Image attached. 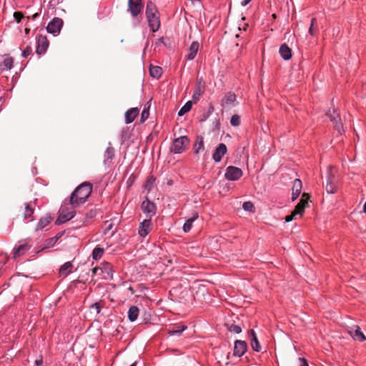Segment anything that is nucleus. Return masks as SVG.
I'll use <instances>...</instances> for the list:
<instances>
[{
	"instance_id": "obj_1",
	"label": "nucleus",
	"mask_w": 366,
	"mask_h": 366,
	"mask_svg": "<svg viewBox=\"0 0 366 366\" xmlns=\"http://www.w3.org/2000/svg\"><path fill=\"white\" fill-rule=\"evenodd\" d=\"M92 194V184L84 182L80 184L71 194L69 204L72 208L84 203Z\"/></svg>"
},
{
	"instance_id": "obj_2",
	"label": "nucleus",
	"mask_w": 366,
	"mask_h": 366,
	"mask_svg": "<svg viewBox=\"0 0 366 366\" xmlns=\"http://www.w3.org/2000/svg\"><path fill=\"white\" fill-rule=\"evenodd\" d=\"M146 16L152 31L153 32L157 31L160 27L159 12L156 5L151 1L147 4Z\"/></svg>"
},
{
	"instance_id": "obj_3",
	"label": "nucleus",
	"mask_w": 366,
	"mask_h": 366,
	"mask_svg": "<svg viewBox=\"0 0 366 366\" xmlns=\"http://www.w3.org/2000/svg\"><path fill=\"white\" fill-rule=\"evenodd\" d=\"M189 144V140L186 136L176 138L170 147V151L174 154H181L186 149Z\"/></svg>"
},
{
	"instance_id": "obj_4",
	"label": "nucleus",
	"mask_w": 366,
	"mask_h": 366,
	"mask_svg": "<svg viewBox=\"0 0 366 366\" xmlns=\"http://www.w3.org/2000/svg\"><path fill=\"white\" fill-rule=\"evenodd\" d=\"M128 12L134 19L142 18L143 11L142 0H128Z\"/></svg>"
},
{
	"instance_id": "obj_5",
	"label": "nucleus",
	"mask_w": 366,
	"mask_h": 366,
	"mask_svg": "<svg viewBox=\"0 0 366 366\" xmlns=\"http://www.w3.org/2000/svg\"><path fill=\"white\" fill-rule=\"evenodd\" d=\"M73 209L74 208L71 207V209L69 210L66 206L61 207L59 209V215L56 220V224H61L70 220L74 217V211Z\"/></svg>"
},
{
	"instance_id": "obj_6",
	"label": "nucleus",
	"mask_w": 366,
	"mask_h": 366,
	"mask_svg": "<svg viewBox=\"0 0 366 366\" xmlns=\"http://www.w3.org/2000/svg\"><path fill=\"white\" fill-rule=\"evenodd\" d=\"M63 26V20L60 18H54L46 26V30L49 33L56 36L60 33Z\"/></svg>"
},
{
	"instance_id": "obj_7",
	"label": "nucleus",
	"mask_w": 366,
	"mask_h": 366,
	"mask_svg": "<svg viewBox=\"0 0 366 366\" xmlns=\"http://www.w3.org/2000/svg\"><path fill=\"white\" fill-rule=\"evenodd\" d=\"M242 176V171L240 168L229 166L226 169L224 177L228 180L236 181Z\"/></svg>"
},
{
	"instance_id": "obj_8",
	"label": "nucleus",
	"mask_w": 366,
	"mask_h": 366,
	"mask_svg": "<svg viewBox=\"0 0 366 366\" xmlns=\"http://www.w3.org/2000/svg\"><path fill=\"white\" fill-rule=\"evenodd\" d=\"M325 189L329 194H334L337 192V179L333 174V169H330V174L327 177V184L325 186Z\"/></svg>"
},
{
	"instance_id": "obj_9",
	"label": "nucleus",
	"mask_w": 366,
	"mask_h": 366,
	"mask_svg": "<svg viewBox=\"0 0 366 366\" xmlns=\"http://www.w3.org/2000/svg\"><path fill=\"white\" fill-rule=\"evenodd\" d=\"M141 207L143 212L147 217H149V219L156 214L155 204L148 199L142 202Z\"/></svg>"
},
{
	"instance_id": "obj_10",
	"label": "nucleus",
	"mask_w": 366,
	"mask_h": 366,
	"mask_svg": "<svg viewBox=\"0 0 366 366\" xmlns=\"http://www.w3.org/2000/svg\"><path fill=\"white\" fill-rule=\"evenodd\" d=\"M347 332L355 340L360 342H364L366 340V337L360 330V327L357 325L350 327Z\"/></svg>"
},
{
	"instance_id": "obj_11",
	"label": "nucleus",
	"mask_w": 366,
	"mask_h": 366,
	"mask_svg": "<svg viewBox=\"0 0 366 366\" xmlns=\"http://www.w3.org/2000/svg\"><path fill=\"white\" fill-rule=\"evenodd\" d=\"M152 224L151 219H147L142 221L139 227V234L144 237H146L152 230Z\"/></svg>"
},
{
	"instance_id": "obj_12",
	"label": "nucleus",
	"mask_w": 366,
	"mask_h": 366,
	"mask_svg": "<svg viewBox=\"0 0 366 366\" xmlns=\"http://www.w3.org/2000/svg\"><path fill=\"white\" fill-rule=\"evenodd\" d=\"M36 44V53L38 54L44 53L49 44L46 36L42 35L39 36Z\"/></svg>"
},
{
	"instance_id": "obj_13",
	"label": "nucleus",
	"mask_w": 366,
	"mask_h": 366,
	"mask_svg": "<svg viewBox=\"0 0 366 366\" xmlns=\"http://www.w3.org/2000/svg\"><path fill=\"white\" fill-rule=\"evenodd\" d=\"M247 350V345L245 341L236 340L234 347V355L241 357L242 356Z\"/></svg>"
},
{
	"instance_id": "obj_14",
	"label": "nucleus",
	"mask_w": 366,
	"mask_h": 366,
	"mask_svg": "<svg viewBox=\"0 0 366 366\" xmlns=\"http://www.w3.org/2000/svg\"><path fill=\"white\" fill-rule=\"evenodd\" d=\"M237 100V96L233 92L227 93L221 101V105L224 108L230 107L234 105Z\"/></svg>"
},
{
	"instance_id": "obj_15",
	"label": "nucleus",
	"mask_w": 366,
	"mask_h": 366,
	"mask_svg": "<svg viewBox=\"0 0 366 366\" xmlns=\"http://www.w3.org/2000/svg\"><path fill=\"white\" fill-rule=\"evenodd\" d=\"M111 266L107 263L104 267H93V276H101V278L106 279L109 274Z\"/></svg>"
},
{
	"instance_id": "obj_16",
	"label": "nucleus",
	"mask_w": 366,
	"mask_h": 366,
	"mask_svg": "<svg viewBox=\"0 0 366 366\" xmlns=\"http://www.w3.org/2000/svg\"><path fill=\"white\" fill-rule=\"evenodd\" d=\"M227 149L224 144L221 143L215 149L212 158L216 162L221 161L222 157L227 153Z\"/></svg>"
},
{
	"instance_id": "obj_17",
	"label": "nucleus",
	"mask_w": 366,
	"mask_h": 366,
	"mask_svg": "<svg viewBox=\"0 0 366 366\" xmlns=\"http://www.w3.org/2000/svg\"><path fill=\"white\" fill-rule=\"evenodd\" d=\"M302 188V183L300 179H295L293 182V186L292 189V201H295L297 199L299 195L301 193V190Z\"/></svg>"
},
{
	"instance_id": "obj_18",
	"label": "nucleus",
	"mask_w": 366,
	"mask_h": 366,
	"mask_svg": "<svg viewBox=\"0 0 366 366\" xmlns=\"http://www.w3.org/2000/svg\"><path fill=\"white\" fill-rule=\"evenodd\" d=\"M249 335L251 337L250 345H251L252 348L256 352H259L262 349V347L257 340L256 333L254 331V330H250L249 331Z\"/></svg>"
},
{
	"instance_id": "obj_19",
	"label": "nucleus",
	"mask_w": 366,
	"mask_h": 366,
	"mask_svg": "<svg viewBox=\"0 0 366 366\" xmlns=\"http://www.w3.org/2000/svg\"><path fill=\"white\" fill-rule=\"evenodd\" d=\"M139 109L137 107L129 109L125 112V122L127 124L132 123L138 116Z\"/></svg>"
},
{
	"instance_id": "obj_20",
	"label": "nucleus",
	"mask_w": 366,
	"mask_h": 366,
	"mask_svg": "<svg viewBox=\"0 0 366 366\" xmlns=\"http://www.w3.org/2000/svg\"><path fill=\"white\" fill-rule=\"evenodd\" d=\"M29 249L30 246L27 244L19 245L18 247L14 248L13 252V257L16 259L21 255H24Z\"/></svg>"
},
{
	"instance_id": "obj_21",
	"label": "nucleus",
	"mask_w": 366,
	"mask_h": 366,
	"mask_svg": "<svg viewBox=\"0 0 366 366\" xmlns=\"http://www.w3.org/2000/svg\"><path fill=\"white\" fill-rule=\"evenodd\" d=\"M73 264L71 262L64 263L59 269V276L61 277H66L71 272Z\"/></svg>"
},
{
	"instance_id": "obj_22",
	"label": "nucleus",
	"mask_w": 366,
	"mask_h": 366,
	"mask_svg": "<svg viewBox=\"0 0 366 366\" xmlns=\"http://www.w3.org/2000/svg\"><path fill=\"white\" fill-rule=\"evenodd\" d=\"M280 54L285 60H288L292 57V50L286 44L280 46Z\"/></svg>"
},
{
	"instance_id": "obj_23",
	"label": "nucleus",
	"mask_w": 366,
	"mask_h": 366,
	"mask_svg": "<svg viewBox=\"0 0 366 366\" xmlns=\"http://www.w3.org/2000/svg\"><path fill=\"white\" fill-rule=\"evenodd\" d=\"M199 44L197 41H193L192 43V44L189 46V54L187 56V59L189 60H192L194 59V57L196 56L197 51L199 50Z\"/></svg>"
},
{
	"instance_id": "obj_24",
	"label": "nucleus",
	"mask_w": 366,
	"mask_h": 366,
	"mask_svg": "<svg viewBox=\"0 0 366 366\" xmlns=\"http://www.w3.org/2000/svg\"><path fill=\"white\" fill-rule=\"evenodd\" d=\"M187 329V326L182 325H177L172 327V329H169L168 333L170 335H177L179 336L183 331Z\"/></svg>"
},
{
	"instance_id": "obj_25",
	"label": "nucleus",
	"mask_w": 366,
	"mask_h": 366,
	"mask_svg": "<svg viewBox=\"0 0 366 366\" xmlns=\"http://www.w3.org/2000/svg\"><path fill=\"white\" fill-rule=\"evenodd\" d=\"M139 308L137 306H132L128 311V318L131 322H134L139 315Z\"/></svg>"
},
{
	"instance_id": "obj_26",
	"label": "nucleus",
	"mask_w": 366,
	"mask_h": 366,
	"mask_svg": "<svg viewBox=\"0 0 366 366\" xmlns=\"http://www.w3.org/2000/svg\"><path fill=\"white\" fill-rule=\"evenodd\" d=\"M331 122H333L335 129L341 133L342 130V124L340 122V117L339 114H335L334 117H331Z\"/></svg>"
},
{
	"instance_id": "obj_27",
	"label": "nucleus",
	"mask_w": 366,
	"mask_h": 366,
	"mask_svg": "<svg viewBox=\"0 0 366 366\" xmlns=\"http://www.w3.org/2000/svg\"><path fill=\"white\" fill-rule=\"evenodd\" d=\"M14 64V59L11 57H6L3 62L0 64V69L1 70H10Z\"/></svg>"
},
{
	"instance_id": "obj_28",
	"label": "nucleus",
	"mask_w": 366,
	"mask_h": 366,
	"mask_svg": "<svg viewBox=\"0 0 366 366\" xmlns=\"http://www.w3.org/2000/svg\"><path fill=\"white\" fill-rule=\"evenodd\" d=\"M198 214H194L192 217L188 219L183 225V230L184 232H189L192 227L193 222L197 219Z\"/></svg>"
},
{
	"instance_id": "obj_29",
	"label": "nucleus",
	"mask_w": 366,
	"mask_h": 366,
	"mask_svg": "<svg viewBox=\"0 0 366 366\" xmlns=\"http://www.w3.org/2000/svg\"><path fill=\"white\" fill-rule=\"evenodd\" d=\"M150 75L154 78H159L162 73V69L158 66H151L149 69Z\"/></svg>"
},
{
	"instance_id": "obj_30",
	"label": "nucleus",
	"mask_w": 366,
	"mask_h": 366,
	"mask_svg": "<svg viewBox=\"0 0 366 366\" xmlns=\"http://www.w3.org/2000/svg\"><path fill=\"white\" fill-rule=\"evenodd\" d=\"M61 234H58L56 236L47 239L44 242V248H49L55 244L57 240L61 237Z\"/></svg>"
},
{
	"instance_id": "obj_31",
	"label": "nucleus",
	"mask_w": 366,
	"mask_h": 366,
	"mask_svg": "<svg viewBox=\"0 0 366 366\" xmlns=\"http://www.w3.org/2000/svg\"><path fill=\"white\" fill-rule=\"evenodd\" d=\"M194 153L198 154L200 152L204 150V141L203 137H199L197 138V142L194 146Z\"/></svg>"
},
{
	"instance_id": "obj_32",
	"label": "nucleus",
	"mask_w": 366,
	"mask_h": 366,
	"mask_svg": "<svg viewBox=\"0 0 366 366\" xmlns=\"http://www.w3.org/2000/svg\"><path fill=\"white\" fill-rule=\"evenodd\" d=\"M192 107V102L188 101L179 111L178 115L183 116L186 113L190 111Z\"/></svg>"
},
{
	"instance_id": "obj_33",
	"label": "nucleus",
	"mask_w": 366,
	"mask_h": 366,
	"mask_svg": "<svg viewBox=\"0 0 366 366\" xmlns=\"http://www.w3.org/2000/svg\"><path fill=\"white\" fill-rule=\"evenodd\" d=\"M104 249L102 247H100L99 246L96 247L93 249V259H98L102 257V254H104Z\"/></svg>"
},
{
	"instance_id": "obj_34",
	"label": "nucleus",
	"mask_w": 366,
	"mask_h": 366,
	"mask_svg": "<svg viewBox=\"0 0 366 366\" xmlns=\"http://www.w3.org/2000/svg\"><path fill=\"white\" fill-rule=\"evenodd\" d=\"M51 219V218L50 217H42L39 220V222L38 224L37 228L38 229H43V228H44L46 226H47L50 223Z\"/></svg>"
},
{
	"instance_id": "obj_35",
	"label": "nucleus",
	"mask_w": 366,
	"mask_h": 366,
	"mask_svg": "<svg viewBox=\"0 0 366 366\" xmlns=\"http://www.w3.org/2000/svg\"><path fill=\"white\" fill-rule=\"evenodd\" d=\"M34 209L31 207V204L29 203H26L24 206V213L23 214V216L25 219L29 217L33 214Z\"/></svg>"
},
{
	"instance_id": "obj_36",
	"label": "nucleus",
	"mask_w": 366,
	"mask_h": 366,
	"mask_svg": "<svg viewBox=\"0 0 366 366\" xmlns=\"http://www.w3.org/2000/svg\"><path fill=\"white\" fill-rule=\"evenodd\" d=\"M113 227H114V224L111 222H109V221L105 222L104 233L109 234V232L111 231V233H110L111 235L114 234V233L115 232L116 230L113 229Z\"/></svg>"
},
{
	"instance_id": "obj_37",
	"label": "nucleus",
	"mask_w": 366,
	"mask_h": 366,
	"mask_svg": "<svg viewBox=\"0 0 366 366\" xmlns=\"http://www.w3.org/2000/svg\"><path fill=\"white\" fill-rule=\"evenodd\" d=\"M305 208H306L305 207H304V206H302V205H301L300 204L298 203L295 206L294 210L292 211L293 215H298L299 214V215L302 216L303 214V213L305 212Z\"/></svg>"
},
{
	"instance_id": "obj_38",
	"label": "nucleus",
	"mask_w": 366,
	"mask_h": 366,
	"mask_svg": "<svg viewBox=\"0 0 366 366\" xmlns=\"http://www.w3.org/2000/svg\"><path fill=\"white\" fill-rule=\"evenodd\" d=\"M305 208H306L305 207H304V206H302V205H301L300 204L298 203L295 206L294 210L292 211L293 215H298L299 214V215L302 216L303 214V213L305 212Z\"/></svg>"
},
{
	"instance_id": "obj_39",
	"label": "nucleus",
	"mask_w": 366,
	"mask_h": 366,
	"mask_svg": "<svg viewBox=\"0 0 366 366\" xmlns=\"http://www.w3.org/2000/svg\"><path fill=\"white\" fill-rule=\"evenodd\" d=\"M230 123L234 127L239 126L241 123L240 116L238 114L232 115L230 119Z\"/></svg>"
},
{
	"instance_id": "obj_40",
	"label": "nucleus",
	"mask_w": 366,
	"mask_h": 366,
	"mask_svg": "<svg viewBox=\"0 0 366 366\" xmlns=\"http://www.w3.org/2000/svg\"><path fill=\"white\" fill-rule=\"evenodd\" d=\"M315 23H316V19L315 18H312L311 19V24H310V26L309 28V34L311 36L315 35V33H316V31H317V26H315Z\"/></svg>"
},
{
	"instance_id": "obj_41",
	"label": "nucleus",
	"mask_w": 366,
	"mask_h": 366,
	"mask_svg": "<svg viewBox=\"0 0 366 366\" xmlns=\"http://www.w3.org/2000/svg\"><path fill=\"white\" fill-rule=\"evenodd\" d=\"M310 199V195L307 193H303L302 197L300 200L299 204L304 207H307L308 205V201Z\"/></svg>"
},
{
	"instance_id": "obj_42",
	"label": "nucleus",
	"mask_w": 366,
	"mask_h": 366,
	"mask_svg": "<svg viewBox=\"0 0 366 366\" xmlns=\"http://www.w3.org/2000/svg\"><path fill=\"white\" fill-rule=\"evenodd\" d=\"M227 328L229 331L236 334H239L242 332V328L239 325H236L234 324L227 325Z\"/></svg>"
},
{
	"instance_id": "obj_43",
	"label": "nucleus",
	"mask_w": 366,
	"mask_h": 366,
	"mask_svg": "<svg viewBox=\"0 0 366 366\" xmlns=\"http://www.w3.org/2000/svg\"><path fill=\"white\" fill-rule=\"evenodd\" d=\"M114 149L112 147H108L105 152V157L107 159H112L114 157Z\"/></svg>"
},
{
	"instance_id": "obj_44",
	"label": "nucleus",
	"mask_w": 366,
	"mask_h": 366,
	"mask_svg": "<svg viewBox=\"0 0 366 366\" xmlns=\"http://www.w3.org/2000/svg\"><path fill=\"white\" fill-rule=\"evenodd\" d=\"M242 207L245 211L252 212L254 209V204L251 202H246L243 204Z\"/></svg>"
},
{
	"instance_id": "obj_45",
	"label": "nucleus",
	"mask_w": 366,
	"mask_h": 366,
	"mask_svg": "<svg viewBox=\"0 0 366 366\" xmlns=\"http://www.w3.org/2000/svg\"><path fill=\"white\" fill-rule=\"evenodd\" d=\"M149 109L144 108L141 114V122H144L145 120H147L149 117Z\"/></svg>"
},
{
	"instance_id": "obj_46",
	"label": "nucleus",
	"mask_w": 366,
	"mask_h": 366,
	"mask_svg": "<svg viewBox=\"0 0 366 366\" xmlns=\"http://www.w3.org/2000/svg\"><path fill=\"white\" fill-rule=\"evenodd\" d=\"M24 16V14L21 11H16L14 13V17L17 23H19Z\"/></svg>"
},
{
	"instance_id": "obj_47",
	"label": "nucleus",
	"mask_w": 366,
	"mask_h": 366,
	"mask_svg": "<svg viewBox=\"0 0 366 366\" xmlns=\"http://www.w3.org/2000/svg\"><path fill=\"white\" fill-rule=\"evenodd\" d=\"M155 181V179L153 177H151L147 181V183L145 184V187L149 191L151 190L152 187Z\"/></svg>"
},
{
	"instance_id": "obj_48",
	"label": "nucleus",
	"mask_w": 366,
	"mask_h": 366,
	"mask_svg": "<svg viewBox=\"0 0 366 366\" xmlns=\"http://www.w3.org/2000/svg\"><path fill=\"white\" fill-rule=\"evenodd\" d=\"M201 95V91H200V88L198 86L197 88H196L194 94H193V96H192V99L194 102H197L199 97Z\"/></svg>"
},
{
	"instance_id": "obj_49",
	"label": "nucleus",
	"mask_w": 366,
	"mask_h": 366,
	"mask_svg": "<svg viewBox=\"0 0 366 366\" xmlns=\"http://www.w3.org/2000/svg\"><path fill=\"white\" fill-rule=\"evenodd\" d=\"M31 53V46H26V48L22 51V56L24 57H27L28 56H29Z\"/></svg>"
},
{
	"instance_id": "obj_50",
	"label": "nucleus",
	"mask_w": 366,
	"mask_h": 366,
	"mask_svg": "<svg viewBox=\"0 0 366 366\" xmlns=\"http://www.w3.org/2000/svg\"><path fill=\"white\" fill-rule=\"evenodd\" d=\"M300 366H309L307 360L303 357L299 358Z\"/></svg>"
},
{
	"instance_id": "obj_51",
	"label": "nucleus",
	"mask_w": 366,
	"mask_h": 366,
	"mask_svg": "<svg viewBox=\"0 0 366 366\" xmlns=\"http://www.w3.org/2000/svg\"><path fill=\"white\" fill-rule=\"evenodd\" d=\"M295 216L296 215H293V212H292L291 214L287 215V216L285 217V221L287 222H290L292 220H293V219L295 218Z\"/></svg>"
},
{
	"instance_id": "obj_52",
	"label": "nucleus",
	"mask_w": 366,
	"mask_h": 366,
	"mask_svg": "<svg viewBox=\"0 0 366 366\" xmlns=\"http://www.w3.org/2000/svg\"><path fill=\"white\" fill-rule=\"evenodd\" d=\"M93 307H95L97 312L99 313L101 307L99 303L93 304Z\"/></svg>"
},
{
	"instance_id": "obj_53",
	"label": "nucleus",
	"mask_w": 366,
	"mask_h": 366,
	"mask_svg": "<svg viewBox=\"0 0 366 366\" xmlns=\"http://www.w3.org/2000/svg\"><path fill=\"white\" fill-rule=\"evenodd\" d=\"M42 363H43V359H42V358H40V359L36 360L35 361V365H36V366H40Z\"/></svg>"
},
{
	"instance_id": "obj_54",
	"label": "nucleus",
	"mask_w": 366,
	"mask_h": 366,
	"mask_svg": "<svg viewBox=\"0 0 366 366\" xmlns=\"http://www.w3.org/2000/svg\"><path fill=\"white\" fill-rule=\"evenodd\" d=\"M252 0H243L242 2H241V5L243 6H245L246 5H247Z\"/></svg>"
},
{
	"instance_id": "obj_55",
	"label": "nucleus",
	"mask_w": 366,
	"mask_h": 366,
	"mask_svg": "<svg viewBox=\"0 0 366 366\" xmlns=\"http://www.w3.org/2000/svg\"><path fill=\"white\" fill-rule=\"evenodd\" d=\"M335 114H337V113L335 111H333L332 114L330 113L327 115L330 117V119H331V117H334Z\"/></svg>"
},
{
	"instance_id": "obj_56",
	"label": "nucleus",
	"mask_w": 366,
	"mask_h": 366,
	"mask_svg": "<svg viewBox=\"0 0 366 366\" xmlns=\"http://www.w3.org/2000/svg\"><path fill=\"white\" fill-rule=\"evenodd\" d=\"M39 16V13H35V14L32 16V19H34L37 18Z\"/></svg>"
},
{
	"instance_id": "obj_57",
	"label": "nucleus",
	"mask_w": 366,
	"mask_h": 366,
	"mask_svg": "<svg viewBox=\"0 0 366 366\" xmlns=\"http://www.w3.org/2000/svg\"><path fill=\"white\" fill-rule=\"evenodd\" d=\"M29 31H30V29H29V28H26V29H25V33H26V34H28L29 33Z\"/></svg>"
},
{
	"instance_id": "obj_58",
	"label": "nucleus",
	"mask_w": 366,
	"mask_h": 366,
	"mask_svg": "<svg viewBox=\"0 0 366 366\" xmlns=\"http://www.w3.org/2000/svg\"><path fill=\"white\" fill-rule=\"evenodd\" d=\"M363 210L366 213V201H365V203L364 207H363Z\"/></svg>"
},
{
	"instance_id": "obj_59",
	"label": "nucleus",
	"mask_w": 366,
	"mask_h": 366,
	"mask_svg": "<svg viewBox=\"0 0 366 366\" xmlns=\"http://www.w3.org/2000/svg\"><path fill=\"white\" fill-rule=\"evenodd\" d=\"M247 24H245L243 27V29L245 31L247 29Z\"/></svg>"
},
{
	"instance_id": "obj_60",
	"label": "nucleus",
	"mask_w": 366,
	"mask_h": 366,
	"mask_svg": "<svg viewBox=\"0 0 366 366\" xmlns=\"http://www.w3.org/2000/svg\"><path fill=\"white\" fill-rule=\"evenodd\" d=\"M172 184V180H169V181L168 182V184Z\"/></svg>"
},
{
	"instance_id": "obj_61",
	"label": "nucleus",
	"mask_w": 366,
	"mask_h": 366,
	"mask_svg": "<svg viewBox=\"0 0 366 366\" xmlns=\"http://www.w3.org/2000/svg\"><path fill=\"white\" fill-rule=\"evenodd\" d=\"M137 363L136 362H134L133 364H132L130 366H136Z\"/></svg>"
},
{
	"instance_id": "obj_62",
	"label": "nucleus",
	"mask_w": 366,
	"mask_h": 366,
	"mask_svg": "<svg viewBox=\"0 0 366 366\" xmlns=\"http://www.w3.org/2000/svg\"><path fill=\"white\" fill-rule=\"evenodd\" d=\"M272 16H273L274 18H276V14H272Z\"/></svg>"
}]
</instances>
